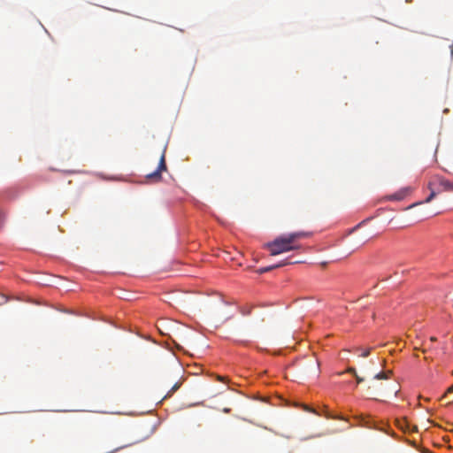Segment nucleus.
Returning a JSON list of instances; mask_svg holds the SVG:
<instances>
[{"label":"nucleus","mask_w":453,"mask_h":453,"mask_svg":"<svg viewBox=\"0 0 453 453\" xmlns=\"http://www.w3.org/2000/svg\"><path fill=\"white\" fill-rule=\"evenodd\" d=\"M304 410L307 411H310V412L316 413L315 410H313L312 408L307 407V406L304 408Z\"/></svg>","instance_id":"f8f14e48"},{"label":"nucleus","mask_w":453,"mask_h":453,"mask_svg":"<svg viewBox=\"0 0 453 453\" xmlns=\"http://www.w3.org/2000/svg\"><path fill=\"white\" fill-rule=\"evenodd\" d=\"M347 372L349 373H351L353 375H356L357 374V372H356V369L354 367H349L347 370H346Z\"/></svg>","instance_id":"9d476101"},{"label":"nucleus","mask_w":453,"mask_h":453,"mask_svg":"<svg viewBox=\"0 0 453 453\" xmlns=\"http://www.w3.org/2000/svg\"><path fill=\"white\" fill-rule=\"evenodd\" d=\"M325 417L326 418H331V419H340V420L344 419L343 417L339 416V415H334L329 411H326Z\"/></svg>","instance_id":"6e6552de"},{"label":"nucleus","mask_w":453,"mask_h":453,"mask_svg":"<svg viewBox=\"0 0 453 453\" xmlns=\"http://www.w3.org/2000/svg\"><path fill=\"white\" fill-rule=\"evenodd\" d=\"M354 376H355V378H356V380H357V382L358 384L364 381V378H362V377L358 376V375H357V373L356 375H354Z\"/></svg>","instance_id":"9b49d317"},{"label":"nucleus","mask_w":453,"mask_h":453,"mask_svg":"<svg viewBox=\"0 0 453 453\" xmlns=\"http://www.w3.org/2000/svg\"><path fill=\"white\" fill-rule=\"evenodd\" d=\"M429 340H430V342H435V341H436V338H435V337H434V336H432V337H430V339H429Z\"/></svg>","instance_id":"4468645a"},{"label":"nucleus","mask_w":453,"mask_h":453,"mask_svg":"<svg viewBox=\"0 0 453 453\" xmlns=\"http://www.w3.org/2000/svg\"><path fill=\"white\" fill-rule=\"evenodd\" d=\"M372 349V348H367V349H365V350L360 354V356H361V357H367L370 355V353H371Z\"/></svg>","instance_id":"1a4fd4ad"},{"label":"nucleus","mask_w":453,"mask_h":453,"mask_svg":"<svg viewBox=\"0 0 453 453\" xmlns=\"http://www.w3.org/2000/svg\"><path fill=\"white\" fill-rule=\"evenodd\" d=\"M393 390L395 391V394H396L398 392V389H396L395 387L393 388Z\"/></svg>","instance_id":"f3484780"},{"label":"nucleus","mask_w":453,"mask_h":453,"mask_svg":"<svg viewBox=\"0 0 453 453\" xmlns=\"http://www.w3.org/2000/svg\"><path fill=\"white\" fill-rule=\"evenodd\" d=\"M427 188L430 190V195L425 200V203H430L439 193L452 191L453 182L445 179L443 176L434 175L429 180Z\"/></svg>","instance_id":"f03ea898"},{"label":"nucleus","mask_w":453,"mask_h":453,"mask_svg":"<svg viewBox=\"0 0 453 453\" xmlns=\"http://www.w3.org/2000/svg\"><path fill=\"white\" fill-rule=\"evenodd\" d=\"M411 192V188H409V187H406V188H403L400 189L396 193H395L393 195H390L388 196V199L389 200L400 201V200H403Z\"/></svg>","instance_id":"20e7f679"},{"label":"nucleus","mask_w":453,"mask_h":453,"mask_svg":"<svg viewBox=\"0 0 453 453\" xmlns=\"http://www.w3.org/2000/svg\"><path fill=\"white\" fill-rule=\"evenodd\" d=\"M392 374V372L390 370L387 371V372H380L379 373H377L375 376H374V379L376 380H387L390 377V375Z\"/></svg>","instance_id":"423d86ee"},{"label":"nucleus","mask_w":453,"mask_h":453,"mask_svg":"<svg viewBox=\"0 0 453 453\" xmlns=\"http://www.w3.org/2000/svg\"><path fill=\"white\" fill-rule=\"evenodd\" d=\"M450 392H453V385L451 387H449L448 389V393H450Z\"/></svg>","instance_id":"2eb2a0df"},{"label":"nucleus","mask_w":453,"mask_h":453,"mask_svg":"<svg viewBox=\"0 0 453 453\" xmlns=\"http://www.w3.org/2000/svg\"><path fill=\"white\" fill-rule=\"evenodd\" d=\"M218 380H219V381H223V380H224V378H223V377H221V376H218Z\"/></svg>","instance_id":"dca6fc26"},{"label":"nucleus","mask_w":453,"mask_h":453,"mask_svg":"<svg viewBox=\"0 0 453 453\" xmlns=\"http://www.w3.org/2000/svg\"><path fill=\"white\" fill-rule=\"evenodd\" d=\"M288 264L289 263L287 262V261H282V262H280L279 264H276V265H270V266L259 268L257 270V273L262 274V273L270 272V271H272L273 269H276V268H280V267L284 266V265H288Z\"/></svg>","instance_id":"39448f33"},{"label":"nucleus","mask_w":453,"mask_h":453,"mask_svg":"<svg viewBox=\"0 0 453 453\" xmlns=\"http://www.w3.org/2000/svg\"><path fill=\"white\" fill-rule=\"evenodd\" d=\"M180 387V382H176L173 388L168 391V393L165 395L164 398H167V397H170L176 390L179 389V388Z\"/></svg>","instance_id":"0eeeda50"},{"label":"nucleus","mask_w":453,"mask_h":453,"mask_svg":"<svg viewBox=\"0 0 453 453\" xmlns=\"http://www.w3.org/2000/svg\"><path fill=\"white\" fill-rule=\"evenodd\" d=\"M3 220H4V213L2 212V211L0 210V226L2 225L3 223Z\"/></svg>","instance_id":"ddd939ff"},{"label":"nucleus","mask_w":453,"mask_h":453,"mask_svg":"<svg viewBox=\"0 0 453 453\" xmlns=\"http://www.w3.org/2000/svg\"><path fill=\"white\" fill-rule=\"evenodd\" d=\"M311 235L309 232L297 231L288 234H282L276 237L273 242L265 244V248L272 256H277L281 253L297 250L301 248L298 243L300 239L307 238Z\"/></svg>","instance_id":"f257e3e1"},{"label":"nucleus","mask_w":453,"mask_h":453,"mask_svg":"<svg viewBox=\"0 0 453 453\" xmlns=\"http://www.w3.org/2000/svg\"><path fill=\"white\" fill-rule=\"evenodd\" d=\"M166 170H167V167H166V163H165V154L164 151L160 157L159 164H158L157 170L151 173L147 174L146 177L149 180H153L155 181H158L161 180L162 172L166 171Z\"/></svg>","instance_id":"7ed1b4c3"}]
</instances>
